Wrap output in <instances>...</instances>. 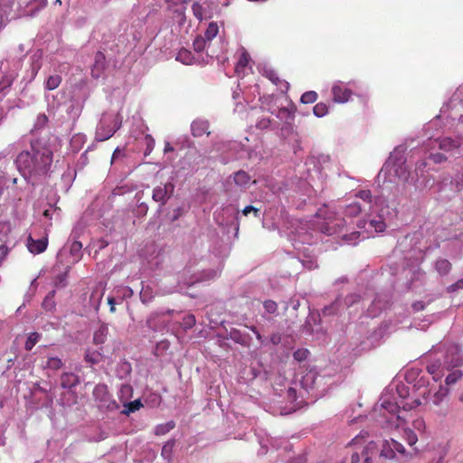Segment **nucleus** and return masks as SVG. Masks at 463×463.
<instances>
[{
    "label": "nucleus",
    "mask_w": 463,
    "mask_h": 463,
    "mask_svg": "<svg viewBox=\"0 0 463 463\" xmlns=\"http://www.w3.org/2000/svg\"><path fill=\"white\" fill-rule=\"evenodd\" d=\"M430 158L436 164H439L447 160V156L440 153L431 154Z\"/></svg>",
    "instance_id": "nucleus-53"
},
{
    "label": "nucleus",
    "mask_w": 463,
    "mask_h": 463,
    "mask_svg": "<svg viewBox=\"0 0 463 463\" xmlns=\"http://www.w3.org/2000/svg\"><path fill=\"white\" fill-rule=\"evenodd\" d=\"M461 143L458 140L452 139L451 137H444L439 140V148L444 151H451L458 148Z\"/></svg>",
    "instance_id": "nucleus-14"
},
{
    "label": "nucleus",
    "mask_w": 463,
    "mask_h": 463,
    "mask_svg": "<svg viewBox=\"0 0 463 463\" xmlns=\"http://www.w3.org/2000/svg\"><path fill=\"white\" fill-rule=\"evenodd\" d=\"M48 245L47 238L40 240H33L32 237L28 239V249L33 254H40L43 252Z\"/></svg>",
    "instance_id": "nucleus-12"
},
{
    "label": "nucleus",
    "mask_w": 463,
    "mask_h": 463,
    "mask_svg": "<svg viewBox=\"0 0 463 463\" xmlns=\"http://www.w3.org/2000/svg\"><path fill=\"white\" fill-rule=\"evenodd\" d=\"M313 112L318 118L324 117L328 112V107L323 102L317 103L313 108Z\"/></svg>",
    "instance_id": "nucleus-32"
},
{
    "label": "nucleus",
    "mask_w": 463,
    "mask_h": 463,
    "mask_svg": "<svg viewBox=\"0 0 463 463\" xmlns=\"http://www.w3.org/2000/svg\"><path fill=\"white\" fill-rule=\"evenodd\" d=\"M250 60V57L249 53L246 52L245 49H242L241 54L235 67L236 72L240 73L241 71H242L249 64Z\"/></svg>",
    "instance_id": "nucleus-24"
},
{
    "label": "nucleus",
    "mask_w": 463,
    "mask_h": 463,
    "mask_svg": "<svg viewBox=\"0 0 463 463\" xmlns=\"http://www.w3.org/2000/svg\"><path fill=\"white\" fill-rule=\"evenodd\" d=\"M81 250H82V243L79 241H75L71 245L70 252L72 256H74L77 260H79L81 255Z\"/></svg>",
    "instance_id": "nucleus-39"
},
{
    "label": "nucleus",
    "mask_w": 463,
    "mask_h": 463,
    "mask_svg": "<svg viewBox=\"0 0 463 463\" xmlns=\"http://www.w3.org/2000/svg\"><path fill=\"white\" fill-rule=\"evenodd\" d=\"M79 377L73 373H63L61 375V386L64 389H70L79 384Z\"/></svg>",
    "instance_id": "nucleus-13"
},
{
    "label": "nucleus",
    "mask_w": 463,
    "mask_h": 463,
    "mask_svg": "<svg viewBox=\"0 0 463 463\" xmlns=\"http://www.w3.org/2000/svg\"><path fill=\"white\" fill-rule=\"evenodd\" d=\"M195 317L194 315H187L183 318V322L181 323V326L184 329L192 328L195 325Z\"/></svg>",
    "instance_id": "nucleus-42"
},
{
    "label": "nucleus",
    "mask_w": 463,
    "mask_h": 463,
    "mask_svg": "<svg viewBox=\"0 0 463 463\" xmlns=\"http://www.w3.org/2000/svg\"><path fill=\"white\" fill-rule=\"evenodd\" d=\"M61 82V77L58 74L51 75L45 82V88L49 90L57 89Z\"/></svg>",
    "instance_id": "nucleus-27"
},
{
    "label": "nucleus",
    "mask_w": 463,
    "mask_h": 463,
    "mask_svg": "<svg viewBox=\"0 0 463 463\" xmlns=\"http://www.w3.org/2000/svg\"><path fill=\"white\" fill-rule=\"evenodd\" d=\"M263 307L265 308V310L269 313V314H274L277 312L278 310V305L275 301L273 300H266L264 301L263 303Z\"/></svg>",
    "instance_id": "nucleus-48"
},
{
    "label": "nucleus",
    "mask_w": 463,
    "mask_h": 463,
    "mask_svg": "<svg viewBox=\"0 0 463 463\" xmlns=\"http://www.w3.org/2000/svg\"><path fill=\"white\" fill-rule=\"evenodd\" d=\"M362 212V206L360 203L354 202L345 206L344 213L348 217H355Z\"/></svg>",
    "instance_id": "nucleus-25"
},
{
    "label": "nucleus",
    "mask_w": 463,
    "mask_h": 463,
    "mask_svg": "<svg viewBox=\"0 0 463 463\" xmlns=\"http://www.w3.org/2000/svg\"><path fill=\"white\" fill-rule=\"evenodd\" d=\"M317 99V94L316 91H307L302 94L300 100L304 104H311L314 103Z\"/></svg>",
    "instance_id": "nucleus-38"
},
{
    "label": "nucleus",
    "mask_w": 463,
    "mask_h": 463,
    "mask_svg": "<svg viewBox=\"0 0 463 463\" xmlns=\"http://www.w3.org/2000/svg\"><path fill=\"white\" fill-rule=\"evenodd\" d=\"M153 288L149 286L143 287L140 291V299L142 303L147 304L151 302L154 298Z\"/></svg>",
    "instance_id": "nucleus-28"
},
{
    "label": "nucleus",
    "mask_w": 463,
    "mask_h": 463,
    "mask_svg": "<svg viewBox=\"0 0 463 463\" xmlns=\"http://www.w3.org/2000/svg\"><path fill=\"white\" fill-rule=\"evenodd\" d=\"M54 293L55 291L52 290V292H50L46 298H44L43 302V307L46 309V310H51L54 304H53V301H52V298L54 297Z\"/></svg>",
    "instance_id": "nucleus-47"
},
{
    "label": "nucleus",
    "mask_w": 463,
    "mask_h": 463,
    "mask_svg": "<svg viewBox=\"0 0 463 463\" xmlns=\"http://www.w3.org/2000/svg\"><path fill=\"white\" fill-rule=\"evenodd\" d=\"M209 121L203 118H196L191 124V133L194 137H200L203 135L210 136Z\"/></svg>",
    "instance_id": "nucleus-9"
},
{
    "label": "nucleus",
    "mask_w": 463,
    "mask_h": 463,
    "mask_svg": "<svg viewBox=\"0 0 463 463\" xmlns=\"http://www.w3.org/2000/svg\"><path fill=\"white\" fill-rule=\"evenodd\" d=\"M62 365L63 363L59 357H50L46 363V367L52 370H59Z\"/></svg>",
    "instance_id": "nucleus-36"
},
{
    "label": "nucleus",
    "mask_w": 463,
    "mask_h": 463,
    "mask_svg": "<svg viewBox=\"0 0 463 463\" xmlns=\"http://www.w3.org/2000/svg\"><path fill=\"white\" fill-rule=\"evenodd\" d=\"M308 355H309V351L307 349H298L293 354V357L298 362H303V361L307 360Z\"/></svg>",
    "instance_id": "nucleus-43"
},
{
    "label": "nucleus",
    "mask_w": 463,
    "mask_h": 463,
    "mask_svg": "<svg viewBox=\"0 0 463 463\" xmlns=\"http://www.w3.org/2000/svg\"><path fill=\"white\" fill-rule=\"evenodd\" d=\"M411 307H412L413 311L419 312L425 308V304L422 301H417V302L413 303Z\"/></svg>",
    "instance_id": "nucleus-57"
},
{
    "label": "nucleus",
    "mask_w": 463,
    "mask_h": 463,
    "mask_svg": "<svg viewBox=\"0 0 463 463\" xmlns=\"http://www.w3.org/2000/svg\"><path fill=\"white\" fill-rule=\"evenodd\" d=\"M265 74L267 78L275 85L279 86L282 91H287L289 89L288 82L280 80L275 71H266Z\"/></svg>",
    "instance_id": "nucleus-15"
},
{
    "label": "nucleus",
    "mask_w": 463,
    "mask_h": 463,
    "mask_svg": "<svg viewBox=\"0 0 463 463\" xmlns=\"http://www.w3.org/2000/svg\"><path fill=\"white\" fill-rule=\"evenodd\" d=\"M365 225H366V221L365 220H361L357 222V227L359 229H364L365 228Z\"/></svg>",
    "instance_id": "nucleus-64"
},
{
    "label": "nucleus",
    "mask_w": 463,
    "mask_h": 463,
    "mask_svg": "<svg viewBox=\"0 0 463 463\" xmlns=\"http://www.w3.org/2000/svg\"><path fill=\"white\" fill-rule=\"evenodd\" d=\"M53 153L50 146L39 139L31 141L30 150H24L16 157L18 170L30 178L48 175L52 164Z\"/></svg>",
    "instance_id": "nucleus-1"
},
{
    "label": "nucleus",
    "mask_w": 463,
    "mask_h": 463,
    "mask_svg": "<svg viewBox=\"0 0 463 463\" xmlns=\"http://www.w3.org/2000/svg\"><path fill=\"white\" fill-rule=\"evenodd\" d=\"M427 372L432 375V378L435 382H438L441 379L443 373L441 371V364L437 361L430 364L427 365Z\"/></svg>",
    "instance_id": "nucleus-16"
},
{
    "label": "nucleus",
    "mask_w": 463,
    "mask_h": 463,
    "mask_svg": "<svg viewBox=\"0 0 463 463\" xmlns=\"http://www.w3.org/2000/svg\"><path fill=\"white\" fill-rule=\"evenodd\" d=\"M68 269L53 277L52 285L54 288H63L67 285Z\"/></svg>",
    "instance_id": "nucleus-26"
},
{
    "label": "nucleus",
    "mask_w": 463,
    "mask_h": 463,
    "mask_svg": "<svg viewBox=\"0 0 463 463\" xmlns=\"http://www.w3.org/2000/svg\"><path fill=\"white\" fill-rule=\"evenodd\" d=\"M368 437V433L366 431H361L356 437H354L352 441L350 442V445L356 446V445H362L365 439Z\"/></svg>",
    "instance_id": "nucleus-46"
},
{
    "label": "nucleus",
    "mask_w": 463,
    "mask_h": 463,
    "mask_svg": "<svg viewBox=\"0 0 463 463\" xmlns=\"http://www.w3.org/2000/svg\"><path fill=\"white\" fill-rule=\"evenodd\" d=\"M109 333V328L107 326L102 325L100 326L93 335V343L95 345H101L103 344L106 339Z\"/></svg>",
    "instance_id": "nucleus-18"
},
{
    "label": "nucleus",
    "mask_w": 463,
    "mask_h": 463,
    "mask_svg": "<svg viewBox=\"0 0 463 463\" xmlns=\"http://www.w3.org/2000/svg\"><path fill=\"white\" fill-rule=\"evenodd\" d=\"M175 445V439H170L162 448L161 456L167 461H171L173 457L174 447Z\"/></svg>",
    "instance_id": "nucleus-20"
},
{
    "label": "nucleus",
    "mask_w": 463,
    "mask_h": 463,
    "mask_svg": "<svg viewBox=\"0 0 463 463\" xmlns=\"http://www.w3.org/2000/svg\"><path fill=\"white\" fill-rule=\"evenodd\" d=\"M142 406L143 405L139 400H135L133 402H129L125 404L126 409H125L124 412L127 414L135 412L136 411H138Z\"/></svg>",
    "instance_id": "nucleus-35"
},
{
    "label": "nucleus",
    "mask_w": 463,
    "mask_h": 463,
    "mask_svg": "<svg viewBox=\"0 0 463 463\" xmlns=\"http://www.w3.org/2000/svg\"><path fill=\"white\" fill-rule=\"evenodd\" d=\"M41 335L37 332L31 333L25 342L24 348L27 351H31L33 346L37 344V342L40 340Z\"/></svg>",
    "instance_id": "nucleus-30"
},
{
    "label": "nucleus",
    "mask_w": 463,
    "mask_h": 463,
    "mask_svg": "<svg viewBox=\"0 0 463 463\" xmlns=\"http://www.w3.org/2000/svg\"><path fill=\"white\" fill-rule=\"evenodd\" d=\"M351 463H358L360 461V455L358 452H354L352 455H351V459H350Z\"/></svg>",
    "instance_id": "nucleus-61"
},
{
    "label": "nucleus",
    "mask_w": 463,
    "mask_h": 463,
    "mask_svg": "<svg viewBox=\"0 0 463 463\" xmlns=\"http://www.w3.org/2000/svg\"><path fill=\"white\" fill-rule=\"evenodd\" d=\"M108 304L109 305L110 307V312L111 313H114L116 308H115V305H116V300L113 297H109L108 298Z\"/></svg>",
    "instance_id": "nucleus-60"
},
{
    "label": "nucleus",
    "mask_w": 463,
    "mask_h": 463,
    "mask_svg": "<svg viewBox=\"0 0 463 463\" xmlns=\"http://www.w3.org/2000/svg\"><path fill=\"white\" fill-rule=\"evenodd\" d=\"M435 269L440 275H447L451 269V263L445 259H439L435 263Z\"/></svg>",
    "instance_id": "nucleus-21"
},
{
    "label": "nucleus",
    "mask_w": 463,
    "mask_h": 463,
    "mask_svg": "<svg viewBox=\"0 0 463 463\" xmlns=\"http://www.w3.org/2000/svg\"><path fill=\"white\" fill-rule=\"evenodd\" d=\"M172 151H174V147L170 145V143H166L164 148V152L168 153Z\"/></svg>",
    "instance_id": "nucleus-63"
},
{
    "label": "nucleus",
    "mask_w": 463,
    "mask_h": 463,
    "mask_svg": "<svg viewBox=\"0 0 463 463\" xmlns=\"http://www.w3.org/2000/svg\"><path fill=\"white\" fill-rule=\"evenodd\" d=\"M270 119L268 118H262L258 120L256 123V128L261 130L267 129L270 126Z\"/></svg>",
    "instance_id": "nucleus-50"
},
{
    "label": "nucleus",
    "mask_w": 463,
    "mask_h": 463,
    "mask_svg": "<svg viewBox=\"0 0 463 463\" xmlns=\"http://www.w3.org/2000/svg\"><path fill=\"white\" fill-rule=\"evenodd\" d=\"M459 288H463V279H458L457 282H455L454 284L450 285L449 287V291L450 292H454Z\"/></svg>",
    "instance_id": "nucleus-55"
},
{
    "label": "nucleus",
    "mask_w": 463,
    "mask_h": 463,
    "mask_svg": "<svg viewBox=\"0 0 463 463\" xmlns=\"http://www.w3.org/2000/svg\"><path fill=\"white\" fill-rule=\"evenodd\" d=\"M352 91L345 87L335 85L332 88L333 100L338 103L346 102L351 97Z\"/></svg>",
    "instance_id": "nucleus-10"
},
{
    "label": "nucleus",
    "mask_w": 463,
    "mask_h": 463,
    "mask_svg": "<svg viewBox=\"0 0 463 463\" xmlns=\"http://www.w3.org/2000/svg\"><path fill=\"white\" fill-rule=\"evenodd\" d=\"M270 342L273 345H279L281 342V335L279 333L272 334L270 336Z\"/></svg>",
    "instance_id": "nucleus-59"
},
{
    "label": "nucleus",
    "mask_w": 463,
    "mask_h": 463,
    "mask_svg": "<svg viewBox=\"0 0 463 463\" xmlns=\"http://www.w3.org/2000/svg\"><path fill=\"white\" fill-rule=\"evenodd\" d=\"M56 211V209H46L44 212H43V216L47 219H52V213Z\"/></svg>",
    "instance_id": "nucleus-62"
},
{
    "label": "nucleus",
    "mask_w": 463,
    "mask_h": 463,
    "mask_svg": "<svg viewBox=\"0 0 463 463\" xmlns=\"http://www.w3.org/2000/svg\"><path fill=\"white\" fill-rule=\"evenodd\" d=\"M175 427V422L174 420H169L163 424H158L155 428V434L156 436H161L168 433L170 430H172Z\"/></svg>",
    "instance_id": "nucleus-23"
},
{
    "label": "nucleus",
    "mask_w": 463,
    "mask_h": 463,
    "mask_svg": "<svg viewBox=\"0 0 463 463\" xmlns=\"http://www.w3.org/2000/svg\"><path fill=\"white\" fill-rule=\"evenodd\" d=\"M448 392H449V390L447 388L440 386L439 390L434 393V395L432 397V402L435 405H439L443 401V399L447 396Z\"/></svg>",
    "instance_id": "nucleus-31"
},
{
    "label": "nucleus",
    "mask_w": 463,
    "mask_h": 463,
    "mask_svg": "<svg viewBox=\"0 0 463 463\" xmlns=\"http://www.w3.org/2000/svg\"><path fill=\"white\" fill-rule=\"evenodd\" d=\"M361 455L364 463H373V459L376 463H402L408 458L403 445L393 439L383 441L380 450L374 441H370L363 448Z\"/></svg>",
    "instance_id": "nucleus-2"
},
{
    "label": "nucleus",
    "mask_w": 463,
    "mask_h": 463,
    "mask_svg": "<svg viewBox=\"0 0 463 463\" xmlns=\"http://www.w3.org/2000/svg\"><path fill=\"white\" fill-rule=\"evenodd\" d=\"M167 7L173 9L175 13L183 15L185 9V2L181 0H166Z\"/></svg>",
    "instance_id": "nucleus-22"
},
{
    "label": "nucleus",
    "mask_w": 463,
    "mask_h": 463,
    "mask_svg": "<svg viewBox=\"0 0 463 463\" xmlns=\"http://www.w3.org/2000/svg\"><path fill=\"white\" fill-rule=\"evenodd\" d=\"M296 111V109L295 107L293 106V104H291V106L289 108L288 107H282L279 109V114L278 116L279 117H293L294 116V113Z\"/></svg>",
    "instance_id": "nucleus-45"
},
{
    "label": "nucleus",
    "mask_w": 463,
    "mask_h": 463,
    "mask_svg": "<svg viewBox=\"0 0 463 463\" xmlns=\"http://www.w3.org/2000/svg\"><path fill=\"white\" fill-rule=\"evenodd\" d=\"M445 365L448 370L463 365V357L458 345H452L448 347L445 356Z\"/></svg>",
    "instance_id": "nucleus-4"
},
{
    "label": "nucleus",
    "mask_w": 463,
    "mask_h": 463,
    "mask_svg": "<svg viewBox=\"0 0 463 463\" xmlns=\"http://www.w3.org/2000/svg\"><path fill=\"white\" fill-rule=\"evenodd\" d=\"M84 360L91 365L97 364L102 360V354L99 351L87 350L84 355Z\"/></svg>",
    "instance_id": "nucleus-19"
},
{
    "label": "nucleus",
    "mask_w": 463,
    "mask_h": 463,
    "mask_svg": "<svg viewBox=\"0 0 463 463\" xmlns=\"http://www.w3.org/2000/svg\"><path fill=\"white\" fill-rule=\"evenodd\" d=\"M403 436L410 446H413L418 441V437L411 429H403Z\"/></svg>",
    "instance_id": "nucleus-34"
},
{
    "label": "nucleus",
    "mask_w": 463,
    "mask_h": 463,
    "mask_svg": "<svg viewBox=\"0 0 463 463\" xmlns=\"http://www.w3.org/2000/svg\"><path fill=\"white\" fill-rule=\"evenodd\" d=\"M121 126L122 117L119 113H103L96 128L95 140L103 142L109 139Z\"/></svg>",
    "instance_id": "nucleus-3"
},
{
    "label": "nucleus",
    "mask_w": 463,
    "mask_h": 463,
    "mask_svg": "<svg viewBox=\"0 0 463 463\" xmlns=\"http://www.w3.org/2000/svg\"><path fill=\"white\" fill-rule=\"evenodd\" d=\"M218 31H204V34L197 35L193 43V46L195 52H201L206 47L210 46V42L214 39L217 35Z\"/></svg>",
    "instance_id": "nucleus-7"
},
{
    "label": "nucleus",
    "mask_w": 463,
    "mask_h": 463,
    "mask_svg": "<svg viewBox=\"0 0 463 463\" xmlns=\"http://www.w3.org/2000/svg\"><path fill=\"white\" fill-rule=\"evenodd\" d=\"M92 394L99 407L109 408L110 394L105 383H98L94 387Z\"/></svg>",
    "instance_id": "nucleus-6"
},
{
    "label": "nucleus",
    "mask_w": 463,
    "mask_h": 463,
    "mask_svg": "<svg viewBox=\"0 0 463 463\" xmlns=\"http://www.w3.org/2000/svg\"><path fill=\"white\" fill-rule=\"evenodd\" d=\"M382 407L392 415L391 420H389L390 425L395 424L396 428L401 427L402 417L398 414L400 412V406L396 402L384 401L382 403Z\"/></svg>",
    "instance_id": "nucleus-8"
},
{
    "label": "nucleus",
    "mask_w": 463,
    "mask_h": 463,
    "mask_svg": "<svg viewBox=\"0 0 463 463\" xmlns=\"http://www.w3.org/2000/svg\"><path fill=\"white\" fill-rule=\"evenodd\" d=\"M355 197L370 204L373 195L370 190H360L355 194Z\"/></svg>",
    "instance_id": "nucleus-41"
},
{
    "label": "nucleus",
    "mask_w": 463,
    "mask_h": 463,
    "mask_svg": "<svg viewBox=\"0 0 463 463\" xmlns=\"http://www.w3.org/2000/svg\"><path fill=\"white\" fill-rule=\"evenodd\" d=\"M174 192V184L166 183L164 186H157L154 188L152 198L155 202L160 203L161 205L166 203Z\"/></svg>",
    "instance_id": "nucleus-5"
},
{
    "label": "nucleus",
    "mask_w": 463,
    "mask_h": 463,
    "mask_svg": "<svg viewBox=\"0 0 463 463\" xmlns=\"http://www.w3.org/2000/svg\"><path fill=\"white\" fill-rule=\"evenodd\" d=\"M420 404H421L420 401V400H418V399H415V400H413V401L411 402V404H409V403L404 404V405H403V409H404V410H411V409H413V408L418 407V406H419V405H420Z\"/></svg>",
    "instance_id": "nucleus-56"
},
{
    "label": "nucleus",
    "mask_w": 463,
    "mask_h": 463,
    "mask_svg": "<svg viewBox=\"0 0 463 463\" xmlns=\"http://www.w3.org/2000/svg\"><path fill=\"white\" fill-rule=\"evenodd\" d=\"M193 13L194 16L202 21L203 19L206 18V16L203 14V8L199 3H194L192 6Z\"/></svg>",
    "instance_id": "nucleus-44"
},
{
    "label": "nucleus",
    "mask_w": 463,
    "mask_h": 463,
    "mask_svg": "<svg viewBox=\"0 0 463 463\" xmlns=\"http://www.w3.org/2000/svg\"><path fill=\"white\" fill-rule=\"evenodd\" d=\"M105 55L101 52H98L94 57V64L91 69V75L93 78H99L105 69Z\"/></svg>",
    "instance_id": "nucleus-11"
},
{
    "label": "nucleus",
    "mask_w": 463,
    "mask_h": 463,
    "mask_svg": "<svg viewBox=\"0 0 463 463\" xmlns=\"http://www.w3.org/2000/svg\"><path fill=\"white\" fill-rule=\"evenodd\" d=\"M360 237L359 232H353L350 234H345L343 236V239L346 241H348L349 244H355L356 240Z\"/></svg>",
    "instance_id": "nucleus-49"
},
{
    "label": "nucleus",
    "mask_w": 463,
    "mask_h": 463,
    "mask_svg": "<svg viewBox=\"0 0 463 463\" xmlns=\"http://www.w3.org/2000/svg\"><path fill=\"white\" fill-rule=\"evenodd\" d=\"M454 184L458 191L463 190V172L458 173L454 177Z\"/></svg>",
    "instance_id": "nucleus-51"
},
{
    "label": "nucleus",
    "mask_w": 463,
    "mask_h": 463,
    "mask_svg": "<svg viewBox=\"0 0 463 463\" xmlns=\"http://www.w3.org/2000/svg\"><path fill=\"white\" fill-rule=\"evenodd\" d=\"M14 81L11 76L5 75L0 79V93L3 95L6 94V91L10 89Z\"/></svg>",
    "instance_id": "nucleus-29"
},
{
    "label": "nucleus",
    "mask_w": 463,
    "mask_h": 463,
    "mask_svg": "<svg viewBox=\"0 0 463 463\" xmlns=\"http://www.w3.org/2000/svg\"><path fill=\"white\" fill-rule=\"evenodd\" d=\"M233 181L237 185L245 187L250 184V176L247 172L239 170L234 173Z\"/></svg>",
    "instance_id": "nucleus-17"
},
{
    "label": "nucleus",
    "mask_w": 463,
    "mask_h": 463,
    "mask_svg": "<svg viewBox=\"0 0 463 463\" xmlns=\"http://www.w3.org/2000/svg\"><path fill=\"white\" fill-rule=\"evenodd\" d=\"M230 338L236 343L242 344L243 338L241 332L237 329H233L230 333Z\"/></svg>",
    "instance_id": "nucleus-52"
},
{
    "label": "nucleus",
    "mask_w": 463,
    "mask_h": 463,
    "mask_svg": "<svg viewBox=\"0 0 463 463\" xmlns=\"http://www.w3.org/2000/svg\"><path fill=\"white\" fill-rule=\"evenodd\" d=\"M192 53L187 50H180L177 53L176 60L180 61L184 64H190L192 61Z\"/></svg>",
    "instance_id": "nucleus-33"
},
{
    "label": "nucleus",
    "mask_w": 463,
    "mask_h": 463,
    "mask_svg": "<svg viewBox=\"0 0 463 463\" xmlns=\"http://www.w3.org/2000/svg\"><path fill=\"white\" fill-rule=\"evenodd\" d=\"M370 226L374 228L375 232H382L384 231L386 224L381 217L373 219L370 222Z\"/></svg>",
    "instance_id": "nucleus-40"
},
{
    "label": "nucleus",
    "mask_w": 463,
    "mask_h": 463,
    "mask_svg": "<svg viewBox=\"0 0 463 463\" xmlns=\"http://www.w3.org/2000/svg\"><path fill=\"white\" fill-rule=\"evenodd\" d=\"M253 213L256 217L259 216L260 210L258 208H255L254 206L248 205L242 210L243 215L247 216L250 213Z\"/></svg>",
    "instance_id": "nucleus-54"
},
{
    "label": "nucleus",
    "mask_w": 463,
    "mask_h": 463,
    "mask_svg": "<svg viewBox=\"0 0 463 463\" xmlns=\"http://www.w3.org/2000/svg\"><path fill=\"white\" fill-rule=\"evenodd\" d=\"M462 377V372L460 370H455L451 372L446 377L445 383L447 385L453 384L457 383Z\"/></svg>",
    "instance_id": "nucleus-37"
},
{
    "label": "nucleus",
    "mask_w": 463,
    "mask_h": 463,
    "mask_svg": "<svg viewBox=\"0 0 463 463\" xmlns=\"http://www.w3.org/2000/svg\"><path fill=\"white\" fill-rule=\"evenodd\" d=\"M413 427L418 430H420L425 427V422L422 419L419 418L413 421Z\"/></svg>",
    "instance_id": "nucleus-58"
}]
</instances>
